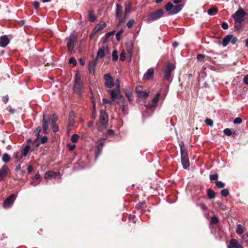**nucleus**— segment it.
Returning a JSON list of instances; mask_svg holds the SVG:
<instances>
[{
  "label": "nucleus",
  "instance_id": "obj_1",
  "mask_svg": "<svg viewBox=\"0 0 248 248\" xmlns=\"http://www.w3.org/2000/svg\"><path fill=\"white\" fill-rule=\"evenodd\" d=\"M100 119L97 124V128L100 131H103L106 128L108 123V115L105 110L101 111Z\"/></svg>",
  "mask_w": 248,
  "mask_h": 248
},
{
  "label": "nucleus",
  "instance_id": "obj_2",
  "mask_svg": "<svg viewBox=\"0 0 248 248\" xmlns=\"http://www.w3.org/2000/svg\"><path fill=\"white\" fill-rule=\"evenodd\" d=\"M116 90H110L109 93L111 100L113 101L116 99H120L122 97L120 91V84L118 79L116 80Z\"/></svg>",
  "mask_w": 248,
  "mask_h": 248
},
{
  "label": "nucleus",
  "instance_id": "obj_3",
  "mask_svg": "<svg viewBox=\"0 0 248 248\" xmlns=\"http://www.w3.org/2000/svg\"><path fill=\"white\" fill-rule=\"evenodd\" d=\"M246 15L245 11L242 8H240L232 16L236 23H240L244 21Z\"/></svg>",
  "mask_w": 248,
  "mask_h": 248
},
{
  "label": "nucleus",
  "instance_id": "obj_4",
  "mask_svg": "<svg viewBox=\"0 0 248 248\" xmlns=\"http://www.w3.org/2000/svg\"><path fill=\"white\" fill-rule=\"evenodd\" d=\"M164 15V12L162 9H159L151 13L146 18V21L148 22L157 20L161 17Z\"/></svg>",
  "mask_w": 248,
  "mask_h": 248
},
{
  "label": "nucleus",
  "instance_id": "obj_5",
  "mask_svg": "<svg viewBox=\"0 0 248 248\" xmlns=\"http://www.w3.org/2000/svg\"><path fill=\"white\" fill-rule=\"evenodd\" d=\"M77 39V35L74 33H71L68 38L67 43V47L68 52L70 53H72L73 52V48Z\"/></svg>",
  "mask_w": 248,
  "mask_h": 248
},
{
  "label": "nucleus",
  "instance_id": "obj_6",
  "mask_svg": "<svg viewBox=\"0 0 248 248\" xmlns=\"http://www.w3.org/2000/svg\"><path fill=\"white\" fill-rule=\"evenodd\" d=\"M80 78V74L78 73H77L75 76V84L73 88L74 91L78 93H80L81 90Z\"/></svg>",
  "mask_w": 248,
  "mask_h": 248
},
{
  "label": "nucleus",
  "instance_id": "obj_7",
  "mask_svg": "<svg viewBox=\"0 0 248 248\" xmlns=\"http://www.w3.org/2000/svg\"><path fill=\"white\" fill-rule=\"evenodd\" d=\"M105 86L109 88H112L114 85V80L109 74H105L104 76Z\"/></svg>",
  "mask_w": 248,
  "mask_h": 248
},
{
  "label": "nucleus",
  "instance_id": "obj_8",
  "mask_svg": "<svg viewBox=\"0 0 248 248\" xmlns=\"http://www.w3.org/2000/svg\"><path fill=\"white\" fill-rule=\"evenodd\" d=\"M181 155V162L183 168L185 169H187L189 166V159L188 157L187 152H182Z\"/></svg>",
  "mask_w": 248,
  "mask_h": 248
},
{
  "label": "nucleus",
  "instance_id": "obj_9",
  "mask_svg": "<svg viewBox=\"0 0 248 248\" xmlns=\"http://www.w3.org/2000/svg\"><path fill=\"white\" fill-rule=\"evenodd\" d=\"M160 96V93H157L154 98H153L150 102L145 106L146 107L150 109L156 107L158 102Z\"/></svg>",
  "mask_w": 248,
  "mask_h": 248
},
{
  "label": "nucleus",
  "instance_id": "obj_10",
  "mask_svg": "<svg viewBox=\"0 0 248 248\" xmlns=\"http://www.w3.org/2000/svg\"><path fill=\"white\" fill-rule=\"evenodd\" d=\"M15 195L14 194L11 195L4 202L3 206L4 208L10 207L14 203L15 200Z\"/></svg>",
  "mask_w": 248,
  "mask_h": 248
},
{
  "label": "nucleus",
  "instance_id": "obj_11",
  "mask_svg": "<svg viewBox=\"0 0 248 248\" xmlns=\"http://www.w3.org/2000/svg\"><path fill=\"white\" fill-rule=\"evenodd\" d=\"M175 67V65L173 64L169 63L167 65L166 69L165 70L164 75V78L165 79H170V73L173 69H174Z\"/></svg>",
  "mask_w": 248,
  "mask_h": 248
},
{
  "label": "nucleus",
  "instance_id": "obj_12",
  "mask_svg": "<svg viewBox=\"0 0 248 248\" xmlns=\"http://www.w3.org/2000/svg\"><path fill=\"white\" fill-rule=\"evenodd\" d=\"M123 11V7L121 5L118 3L117 4L116 9V18L119 20L120 23H121L123 21L122 20Z\"/></svg>",
  "mask_w": 248,
  "mask_h": 248
},
{
  "label": "nucleus",
  "instance_id": "obj_13",
  "mask_svg": "<svg viewBox=\"0 0 248 248\" xmlns=\"http://www.w3.org/2000/svg\"><path fill=\"white\" fill-rule=\"evenodd\" d=\"M141 87H138L136 88V92L138 96L140 98H146L149 95L150 92L142 91L140 89Z\"/></svg>",
  "mask_w": 248,
  "mask_h": 248
},
{
  "label": "nucleus",
  "instance_id": "obj_14",
  "mask_svg": "<svg viewBox=\"0 0 248 248\" xmlns=\"http://www.w3.org/2000/svg\"><path fill=\"white\" fill-rule=\"evenodd\" d=\"M9 169L6 166H3L0 169V179H1L5 177L8 173Z\"/></svg>",
  "mask_w": 248,
  "mask_h": 248
},
{
  "label": "nucleus",
  "instance_id": "obj_15",
  "mask_svg": "<svg viewBox=\"0 0 248 248\" xmlns=\"http://www.w3.org/2000/svg\"><path fill=\"white\" fill-rule=\"evenodd\" d=\"M9 43V40L6 35L2 36L0 38V46L1 47H5Z\"/></svg>",
  "mask_w": 248,
  "mask_h": 248
},
{
  "label": "nucleus",
  "instance_id": "obj_16",
  "mask_svg": "<svg viewBox=\"0 0 248 248\" xmlns=\"http://www.w3.org/2000/svg\"><path fill=\"white\" fill-rule=\"evenodd\" d=\"M97 60H93L90 62L88 64V69L90 73H94L95 67L96 65Z\"/></svg>",
  "mask_w": 248,
  "mask_h": 248
},
{
  "label": "nucleus",
  "instance_id": "obj_17",
  "mask_svg": "<svg viewBox=\"0 0 248 248\" xmlns=\"http://www.w3.org/2000/svg\"><path fill=\"white\" fill-rule=\"evenodd\" d=\"M183 7L182 4H179L173 6V9L170 12V15H175L181 11Z\"/></svg>",
  "mask_w": 248,
  "mask_h": 248
},
{
  "label": "nucleus",
  "instance_id": "obj_18",
  "mask_svg": "<svg viewBox=\"0 0 248 248\" xmlns=\"http://www.w3.org/2000/svg\"><path fill=\"white\" fill-rule=\"evenodd\" d=\"M131 7V3L130 2H128L127 3H126L125 4L124 14V19H126V18H127L129 14L130 13Z\"/></svg>",
  "mask_w": 248,
  "mask_h": 248
},
{
  "label": "nucleus",
  "instance_id": "obj_19",
  "mask_svg": "<svg viewBox=\"0 0 248 248\" xmlns=\"http://www.w3.org/2000/svg\"><path fill=\"white\" fill-rule=\"evenodd\" d=\"M154 70L153 68L149 69L144 75V78L147 79H152L153 77Z\"/></svg>",
  "mask_w": 248,
  "mask_h": 248
},
{
  "label": "nucleus",
  "instance_id": "obj_20",
  "mask_svg": "<svg viewBox=\"0 0 248 248\" xmlns=\"http://www.w3.org/2000/svg\"><path fill=\"white\" fill-rule=\"evenodd\" d=\"M42 126L44 132L45 133H47V130L48 128V122L45 119V115H43Z\"/></svg>",
  "mask_w": 248,
  "mask_h": 248
},
{
  "label": "nucleus",
  "instance_id": "obj_21",
  "mask_svg": "<svg viewBox=\"0 0 248 248\" xmlns=\"http://www.w3.org/2000/svg\"><path fill=\"white\" fill-rule=\"evenodd\" d=\"M106 25H107L104 22L99 23L94 28V32H96L99 31L100 30L103 29L106 26Z\"/></svg>",
  "mask_w": 248,
  "mask_h": 248
},
{
  "label": "nucleus",
  "instance_id": "obj_22",
  "mask_svg": "<svg viewBox=\"0 0 248 248\" xmlns=\"http://www.w3.org/2000/svg\"><path fill=\"white\" fill-rule=\"evenodd\" d=\"M232 38V35H228L226 36L223 39L222 41V45L224 46H226L231 41V40Z\"/></svg>",
  "mask_w": 248,
  "mask_h": 248
},
{
  "label": "nucleus",
  "instance_id": "obj_23",
  "mask_svg": "<svg viewBox=\"0 0 248 248\" xmlns=\"http://www.w3.org/2000/svg\"><path fill=\"white\" fill-rule=\"evenodd\" d=\"M230 245L235 248H240L241 246V245L238 243V241L235 239H232L230 240Z\"/></svg>",
  "mask_w": 248,
  "mask_h": 248
},
{
  "label": "nucleus",
  "instance_id": "obj_24",
  "mask_svg": "<svg viewBox=\"0 0 248 248\" xmlns=\"http://www.w3.org/2000/svg\"><path fill=\"white\" fill-rule=\"evenodd\" d=\"M105 56V52L103 49L99 48L98 50L96 59L102 58Z\"/></svg>",
  "mask_w": 248,
  "mask_h": 248
},
{
  "label": "nucleus",
  "instance_id": "obj_25",
  "mask_svg": "<svg viewBox=\"0 0 248 248\" xmlns=\"http://www.w3.org/2000/svg\"><path fill=\"white\" fill-rule=\"evenodd\" d=\"M217 11L218 9L217 8L213 7L208 10L207 13L210 16H213L215 15L217 13Z\"/></svg>",
  "mask_w": 248,
  "mask_h": 248
},
{
  "label": "nucleus",
  "instance_id": "obj_26",
  "mask_svg": "<svg viewBox=\"0 0 248 248\" xmlns=\"http://www.w3.org/2000/svg\"><path fill=\"white\" fill-rule=\"evenodd\" d=\"M103 142L101 140H98L97 142V147L98 148L97 152L96 153V154L99 155L101 152V148L102 146H103Z\"/></svg>",
  "mask_w": 248,
  "mask_h": 248
},
{
  "label": "nucleus",
  "instance_id": "obj_27",
  "mask_svg": "<svg viewBox=\"0 0 248 248\" xmlns=\"http://www.w3.org/2000/svg\"><path fill=\"white\" fill-rule=\"evenodd\" d=\"M244 231V228L241 224H238L237 226V229L236 230V232L238 234H240L243 233Z\"/></svg>",
  "mask_w": 248,
  "mask_h": 248
},
{
  "label": "nucleus",
  "instance_id": "obj_28",
  "mask_svg": "<svg viewBox=\"0 0 248 248\" xmlns=\"http://www.w3.org/2000/svg\"><path fill=\"white\" fill-rule=\"evenodd\" d=\"M56 173L53 171H50L48 172H46L45 173V177L46 179L51 178V177H53L55 176Z\"/></svg>",
  "mask_w": 248,
  "mask_h": 248
},
{
  "label": "nucleus",
  "instance_id": "obj_29",
  "mask_svg": "<svg viewBox=\"0 0 248 248\" xmlns=\"http://www.w3.org/2000/svg\"><path fill=\"white\" fill-rule=\"evenodd\" d=\"M30 149V146L28 145H26L24 148V149H23V150L22 151V152H21V154L22 155H23V156L24 157V156H26L28 154V153L29 152V150Z\"/></svg>",
  "mask_w": 248,
  "mask_h": 248
},
{
  "label": "nucleus",
  "instance_id": "obj_30",
  "mask_svg": "<svg viewBox=\"0 0 248 248\" xmlns=\"http://www.w3.org/2000/svg\"><path fill=\"white\" fill-rule=\"evenodd\" d=\"M173 4L171 2H169L166 5L165 9L167 11L169 12V14L170 15V12L173 9Z\"/></svg>",
  "mask_w": 248,
  "mask_h": 248
},
{
  "label": "nucleus",
  "instance_id": "obj_31",
  "mask_svg": "<svg viewBox=\"0 0 248 248\" xmlns=\"http://www.w3.org/2000/svg\"><path fill=\"white\" fill-rule=\"evenodd\" d=\"M125 95L127 97L129 101L130 102H132V93L130 90H127L125 91Z\"/></svg>",
  "mask_w": 248,
  "mask_h": 248
},
{
  "label": "nucleus",
  "instance_id": "obj_32",
  "mask_svg": "<svg viewBox=\"0 0 248 248\" xmlns=\"http://www.w3.org/2000/svg\"><path fill=\"white\" fill-rule=\"evenodd\" d=\"M89 20L90 21L93 22L96 20V17L93 12L90 11L89 14Z\"/></svg>",
  "mask_w": 248,
  "mask_h": 248
},
{
  "label": "nucleus",
  "instance_id": "obj_33",
  "mask_svg": "<svg viewBox=\"0 0 248 248\" xmlns=\"http://www.w3.org/2000/svg\"><path fill=\"white\" fill-rule=\"evenodd\" d=\"M207 195L210 199H213L215 197V192L211 189L207 190Z\"/></svg>",
  "mask_w": 248,
  "mask_h": 248
},
{
  "label": "nucleus",
  "instance_id": "obj_34",
  "mask_svg": "<svg viewBox=\"0 0 248 248\" xmlns=\"http://www.w3.org/2000/svg\"><path fill=\"white\" fill-rule=\"evenodd\" d=\"M13 156L15 158L18 160L21 159L23 157H24L21 153L19 152L15 153L13 155Z\"/></svg>",
  "mask_w": 248,
  "mask_h": 248
},
{
  "label": "nucleus",
  "instance_id": "obj_35",
  "mask_svg": "<svg viewBox=\"0 0 248 248\" xmlns=\"http://www.w3.org/2000/svg\"><path fill=\"white\" fill-rule=\"evenodd\" d=\"M2 160L4 162H7L10 160V156L7 154H4L2 156Z\"/></svg>",
  "mask_w": 248,
  "mask_h": 248
},
{
  "label": "nucleus",
  "instance_id": "obj_36",
  "mask_svg": "<svg viewBox=\"0 0 248 248\" xmlns=\"http://www.w3.org/2000/svg\"><path fill=\"white\" fill-rule=\"evenodd\" d=\"M112 59L114 61H116L118 59V56H117V51L116 50H114L112 51Z\"/></svg>",
  "mask_w": 248,
  "mask_h": 248
},
{
  "label": "nucleus",
  "instance_id": "obj_37",
  "mask_svg": "<svg viewBox=\"0 0 248 248\" xmlns=\"http://www.w3.org/2000/svg\"><path fill=\"white\" fill-rule=\"evenodd\" d=\"M221 194L224 197L227 196L229 194V192L227 189H223L221 191Z\"/></svg>",
  "mask_w": 248,
  "mask_h": 248
},
{
  "label": "nucleus",
  "instance_id": "obj_38",
  "mask_svg": "<svg viewBox=\"0 0 248 248\" xmlns=\"http://www.w3.org/2000/svg\"><path fill=\"white\" fill-rule=\"evenodd\" d=\"M79 136L77 134H74L71 137V141L73 142H76L78 139Z\"/></svg>",
  "mask_w": 248,
  "mask_h": 248
},
{
  "label": "nucleus",
  "instance_id": "obj_39",
  "mask_svg": "<svg viewBox=\"0 0 248 248\" xmlns=\"http://www.w3.org/2000/svg\"><path fill=\"white\" fill-rule=\"evenodd\" d=\"M125 51L124 50H123L122 51V52H121V54L120 55V59L122 61H124L125 59Z\"/></svg>",
  "mask_w": 248,
  "mask_h": 248
},
{
  "label": "nucleus",
  "instance_id": "obj_40",
  "mask_svg": "<svg viewBox=\"0 0 248 248\" xmlns=\"http://www.w3.org/2000/svg\"><path fill=\"white\" fill-rule=\"evenodd\" d=\"M204 58H205V55L203 54H199L197 56V59L200 62L202 61L203 60V59H204Z\"/></svg>",
  "mask_w": 248,
  "mask_h": 248
},
{
  "label": "nucleus",
  "instance_id": "obj_41",
  "mask_svg": "<svg viewBox=\"0 0 248 248\" xmlns=\"http://www.w3.org/2000/svg\"><path fill=\"white\" fill-rule=\"evenodd\" d=\"M135 23V21L134 19H130L127 23L126 26L128 27V28H131L133 25H134Z\"/></svg>",
  "mask_w": 248,
  "mask_h": 248
},
{
  "label": "nucleus",
  "instance_id": "obj_42",
  "mask_svg": "<svg viewBox=\"0 0 248 248\" xmlns=\"http://www.w3.org/2000/svg\"><path fill=\"white\" fill-rule=\"evenodd\" d=\"M216 186L219 188H223L225 184L221 181H217L216 182Z\"/></svg>",
  "mask_w": 248,
  "mask_h": 248
},
{
  "label": "nucleus",
  "instance_id": "obj_43",
  "mask_svg": "<svg viewBox=\"0 0 248 248\" xmlns=\"http://www.w3.org/2000/svg\"><path fill=\"white\" fill-rule=\"evenodd\" d=\"M218 220L217 218L213 216L211 217V223L214 224H216L218 223Z\"/></svg>",
  "mask_w": 248,
  "mask_h": 248
},
{
  "label": "nucleus",
  "instance_id": "obj_44",
  "mask_svg": "<svg viewBox=\"0 0 248 248\" xmlns=\"http://www.w3.org/2000/svg\"><path fill=\"white\" fill-rule=\"evenodd\" d=\"M180 148H181V154H182V152H186L184 146V143L183 141L181 142L180 143Z\"/></svg>",
  "mask_w": 248,
  "mask_h": 248
},
{
  "label": "nucleus",
  "instance_id": "obj_45",
  "mask_svg": "<svg viewBox=\"0 0 248 248\" xmlns=\"http://www.w3.org/2000/svg\"><path fill=\"white\" fill-rule=\"evenodd\" d=\"M242 121L241 118L237 117L234 120L233 123L234 124H240L242 123Z\"/></svg>",
  "mask_w": 248,
  "mask_h": 248
},
{
  "label": "nucleus",
  "instance_id": "obj_46",
  "mask_svg": "<svg viewBox=\"0 0 248 248\" xmlns=\"http://www.w3.org/2000/svg\"><path fill=\"white\" fill-rule=\"evenodd\" d=\"M224 133L227 136H230L232 134V131L230 129L226 128L224 130Z\"/></svg>",
  "mask_w": 248,
  "mask_h": 248
},
{
  "label": "nucleus",
  "instance_id": "obj_47",
  "mask_svg": "<svg viewBox=\"0 0 248 248\" xmlns=\"http://www.w3.org/2000/svg\"><path fill=\"white\" fill-rule=\"evenodd\" d=\"M52 131L54 132H58L59 129L58 125L56 124H53V125H52Z\"/></svg>",
  "mask_w": 248,
  "mask_h": 248
},
{
  "label": "nucleus",
  "instance_id": "obj_48",
  "mask_svg": "<svg viewBox=\"0 0 248 248\" xmlns=\"http://www.w3.org/2000/svg\"><path fill=\"white\" fill-rule=\"evenodd\" d=\"M123 32V31L121 30L117 32L116 35V38L117 40H118V41L120 40L121 34Z\"/></svg>",
  "mask_w": 248,
  "mask_h": 248
},
{
  "label": "nucleus",
  "instance_id": "obj_49",
  "mask_svg": "<svg viewBox=\"0 0 248 248\" xmlns=\"http://www.w3.org/2000/svg\"><path fill=\"white\" fill-rule=\"evenodd\" d=\"M69 63L70 64H72L74 65H76L77 64V62L75 58H71L69 60Z\"/></svg>",
  "mask_w": 248,
  "mask_h": 248
},
{
  "label": "nucleus",
  "instance_id": "obj_50",
  "mask_svg": "<svg viewBox=\"0 0 248 248\" xmlns=\"http://www.w3.org/2000/svg\"><path fill=\"white\" fill-rule=\"evenodd\" d=\"M48 140L47 137L46 136H44L41 138L40 142L42 144L46 143Z\"/></svg>",
  "mask_w": 248,
  "mask_h": 248
},
{
  "label": "nucleus",
  "instance_id": "obj_51",
  "mask_svg": "<svg viewBox=\"0 0 248 248\" xmlns=\"http://www.w3.org/2000/svg\"><path fill=\"white\" fill-rule=\"evenodd\" d=\"M205 122L206 124H207L208 125H210V126H212L213 124V121L211 119H206Z\"/></svg>",
  "mask_w": 248,
  "mask_h": 248
},
{
  "label": "nucleus",
  "instance_id": "obj_52",
  "mask_svg": "<svg viewBox=\"0 0 248 248\" xmlns=\"http://www.w3.org/2000/svg\"><path fill=\"white\" fill-rule=\"evenodd\" d=\"M218 178L217 174H212L210 176V179L211 181L217 180Z\"/></svg>",
  "mask_w": 248,
  "mask_h": 248
},
{
  "label": "nucleus",
  "instance_id": "obj_53",
  "mask_svg": "<svg viewBox=\"0 0 248 248\" xmlns=\"http://www.w3.org/2000/svg\"><path fill=\"white\" fill-rule=\"evenodd\" d=\"M41 131V127L40 126L37 127L35 129V132L37 137L39 136L40 133Z\"/></svg>",
  "mask_w": 248,
  "mask_h": 248
},
{
  "label": "nucleus",
  "instance_id": "obj_54",
  "mask_svg": "<svg viewBox=\"0 0 248 248\" xmlns=\"http://www.w3.org/2000/svg\"><path fill=\"white\" fill-rule=\"evenodd\" d=\"M74 124V119L70 118L68 122V126H72Z\"/></svg>",
  "mask_w": 248,
  "mask_h": 248
},
{
  "label": "nucleus",
  "instance_id": "obj_55",
  "mask_svg": "<svg viewBox=\"0 0 248 248\" xmlns=\"http://www.w3.org/2000/svg\"><path fill=\"white\" fill-rule=\"evenodd\" d=\"M221 27L224 30H227L228 29V25L226 22H223L222 23Z\"/></svg>",
  "mask_w": 248,
  "mask_h": 248
},
{
  "label": "nucleus",
  "instance_id": "obj_56",
  "mask_svg": "<svg viewBox=\"0 0 248 248\" xmlns=\"http://www.w3.org/2000/svg\"><path fill=\"white\" fill-rule=\"evenodd\" d=\"M58 120V118L56 116H55V115H53L52 116V123L54 124Z\"/></svg>",
  "mask_w": 248,
  "mask_h": 248
},
{
  "label": "nucleus",
  "instance_id": "obj_57",
  "mask_svg": "<svg viewBox=\"0 0 248 248\" xmlns=\"http://www.w3.org/2000/svg\"><path fill=\"white\" fill-rule=\"evenodd\" d=\"M243 82L245 84L248 85V75H247L244 77Z\"/></svg>",
  "mask_w": 248,
  "mask_h": 248
},
{
  "label": "nucleus",
  "instance_id": "obj_58",
  "mask_svg": "<svg viewBox=\"0 0 248 248\" xmlns=\"http://www.w3.org/2000/svg\"><path fill=\"white\" fill-rule=\"evenodd\" d=\"M237 40V37H232V38L231 40V42L232 44L234 45L236 42Z\"/></svg>",
  "mask_w": 248,
  "mask_h": 248
},
{
  "label": "nucleus",
  "instance_id": "obj_59",
  "mask_svg": "<svg viewBox=\"0 0 248 248\" xmlns=\"http://www.w3.org/2000/svg\"><path fill=\"white\" fill-rule=\"evenodd\" d=\"M115 31H109L108 32H107L106 34V36L107 37H110L111 35H112V34H114Z\"/></svg>",
  "mask_w": 248,
  "mask_h": 248
},
{
  "label": "nucleus",
  "instance_id": "obj_60",
  "mask_svg": "<svg viewBox=\"0 0 248 248\" xmlns=\"http://www.w3.org/2000/svg\"><path fill=\"white\" fill-rule=\"evenodd\" d=\"M112 100L111 101H109V100H108V99H105V98H104L103 99V103L104 104H106V103H109V104H111L112 102Z\"/></svg>",
  "mask_w": 248,
  "mask_h": 248
},
{
  "label": "nucleus",
  "instance_id": "obj_61",
  "mask_svg": "<svg viewBox=\"0 0 248 248\" xmlns=\"http://www.w3.org/2000/svg\"><path fill=\"white\" fill-rule=\"evenodd\" d=\"M33 6L35 9H37L39 6V3L38 1H34Z\"/></svg>",
  "mask_w": 248,
  "mask_h": 248
},
{
  "label": "nucleus",
  "instance_id": "obj_62",
  "mask_svg": "<svg viewBox=\"0 0 248 248\" xmlns=\"http://www.w3.org/2000/svg\"><path fill=\"white\" fill-rule=\"evenodd\" d=\"M128 56L131 59L132 57V53L131 49H129L127 50Z\"/></svg>",
  "mask_w": 248,
  "mask_h": 248
},
{
  "label": "nucleus",
  "instance_id": "obj_63",
  "mask_svg": "<svg viewBox=\"0 0 248 248\" xmlns=\"http://www.w3.org/2000/svg\"><path fill=\"white\" fill-rule=\"evenodd\" d=\"M2 100L4 103H6L8 100V97L7 96H3L2 98Z\"/></svg>",
  "mask_w": 248,
  "mask_h": 248
},
{
  "label": "nucleus",
  "instance_id": "obj_64",
  "mask_svg": "<svg viewBox=\"0 0 248 248\" xmlns=\"http://www.w3.org/2000/svg\"><path fill=\"white\" fill-rule=\"evenodd\" d=\"M93 121H89L88 123H87V126L89 127H91L93 126Z\"/></svg>",
  "mask_w": 248,
  "mask_h": 248
}]
</instances>
